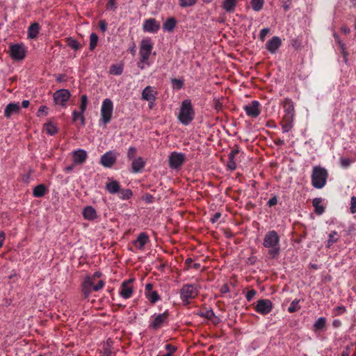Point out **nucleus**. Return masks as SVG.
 <instances>
[{
	"label": "nucleus",
	"instance_id": "nucleus-1",
	"mask_svg": "<svg viewBox=\"0 0 356 356\" xmlns=\"http://www.w3.org/2000/svg\"><path fill=\"white\" fill-rule=\"evenodd\" d=\"M280 238L275 230L268 232L264 238L263 245L268 249V254L271 258L277 257L280 252Z\"/></svg>",
	"mask_w": 356,
	"mask_h": 356
},
{
	"label": "nucleus",
	"instance_id": "nucleus-2",
	"mask_svg": "<svg viewBox=\"0 0 356 356\" xmlns=\"http://www.w3.org/2000/svg\"><path fill=\"white\" fill-rule=\"evenodd\" d=\"M195 113L191 99H185L181 102L177 118L184 125H188L195 118Z\"/></svg>",
	"mask_w": 356,
	"mask_h": 356
},
{
	"label": "nucleus",
	"instance_id": "nucleus-3",
	"mask_svg": "<svg viewBox=\"0 0 356 356\" xmlns=\"http://www.w3.org/2000/svg\"><path fill=\"white\" fill-rule=\"evenodd\" d=\"M170 321V312L168 309L161 314L152 315L149 320V327L152 331H158L159 329L166 326Z\"/></svg>",
	"mask_w": 356,
	"mask_h": 356
},
{
	"label": "nucleus",
	"instance_id": "nucleus-4",
	"mask_svg": "<svg viewBox=\"0 0 356 356\" xmlns=\"http://www.w3.org/2000/svg\"><path fill=\"white\" fill-rule=\"evenodd\" d=\"M328 177L327 170L321 166H315L313 168L311 176L312 186L318 189L325 186Z\"/></svg>",
	"mask_w": 356,
	"mask_h": 356
},
{
	"label": "nucleus",
	"instance_id": "nucleus-5",
	"mask_svg": "<svg viewBox=\"0 0 356 356\" xmlns=\"http://www.w3.org/2000/svg\"><path fill=\"white\" fill-rule=\"evenodd\" d=\"M105 285L104 280H99L97 283L92 282L90 275L85 277L81 284V293L83 299H88L92 291H98Z\"/></svg>",
	"mask_w": 356,
	"mask_h": 356
},
{
	"label": "nucleus",
	"instance_id": "nucleus-6",
	"mask_svg": "<svg viewBox=\"0 0 356 356\" xmlns=\"http://www.w3.org/2000/svg\"><path fill=\"white\" fill-rule=\"evenodd\" d=\"M198 295V291L194 284H184L180 289V298L184 305H188L191 300Z\"/></svg>",
	"mask_w": 356,
	"mask_h": 356
},
{
	"label": "nucleus",
	"instance_id": "nucleus-7",
	"mask_svg": "<svg viewBox=\"0 0 356 356\" xmlns=\"http://www.w3.org/2000/svg\"><path fill=\"white\" fill-rule=\"evenodd\" d=\"M113 112V103L111 99L106 98L103 100L101 110L99 122L104 125L108 124L111 119Z\"/></svg>",
	"mask_w": 356,
	"mask_h": 356
},
{
	"label": "nucleus",
	"instance_id": "nucleus-8",
	"mask_svg": "<svg viewBox=\"0 0 356 356\" xmlns=\"http://www.w3.org/2000/svg\"><path fill=\"white\" fill-rule=\"evenodd\" d=\"M154 44L150 38L143 39L140 43L139 59L141 62H147L153 49Z\"/></svg>",
	"mask_w": 356,
	"mask_h": 356
},
{
	"label": "nucleus",
	"instance_id": "nucleus-9",
	"mask_svg": "<svg viewBox=\"0 0 356 356\" xmlns=\"http://www.w3.org/2000/svg\"><path fill=\"white\" fill-rule=\"evenodd\" d=\"M9 51L11 58L15 60H23L26 54V49L22 43L13 44L9 47Z\"/></svg>",
	"mask_w": 356,
	"mask_h": 356
},
{
	"label": "nucleus",
	"instance_id": "nucleus-10",
	"mask_svg": "<svg viewBox=\"0 0 356 356\" xmlns=\"http://www.w3.org/2000/svg\"><path fill=\"white\" fill-rule=\"evenodd\" d=\"M71 94L67 89H60L54 93V102L56 104L60 105L63 108L67 107V102H68Z\"/></svg>",
	"mask_w": 356,
	"mask_h": 356
},
{
	"label": "nucleus",
	"instance_id": "nucleus-11",
	"mask_svg": "<svg viewBox=\"0 0 356 356\" xmlns=\"http://www.w3.org/2000/svg\"><path fill=\"white\" fill-rule=\"evenodd\" d=\"M186 160V156L181 152H172L169 155V166L172 169H179Z\"/></svg>",
	"mask_w": 356,
	"mask_h": 356
},
{
	"label": "nucleus",
	"instance_id": "nucleus-12",
	"mask_svg": "<svg viewBox=\"0 0 356 356\" xmlns=\"http://www.w3.org/2000/svg\"><path fill=\"white\" fill-rule=\"evenodd\" d=\"M134 280V279L131 278L127 280L123 281L120 286L119 291V294L122 298L124 299H129L133 296L134 289L132 283Z\"/></svg>",
	"mask_w": 356,
	"mask_h": 356
},
{
	"label": "nucleus",
	"instance_id": "nucleus-13",
	"mask_svg": "<svg viewBox=\"0 0 356 356\" xmlns=\"http://www.w3.org/2000/svg\"><path fill=\"white\" fill-rule=\"evenodd\" d=\"M161 28L160 22L154 18H148L144 20L143 30L145 32L156 33Z\"/></svg>",
	"mask_w": 356,
	"mask_h": 356
},
{
	"label": "nucleus",
	"instance_id": "nucleus-14",
	"mask_svg": "<svg viewBox=\"0 0 356 356\" xmlns=\"http://www.w3.org/2000/svg\"><path fill=\"white\" fill-rule=\"evenodd\" d=\"M273 308V303L268 299H261L257 301L255 306V311L261 314L266 315L269 314Z\"/></svg>",
	"mask_w": 356,
	"mask_h": 356
},
{
	"label": "nucleus",
	"instance_id": "nucleus-15",
	"mask_svg": "<svg viewBox=\"0 0 356 356\" xmlns=\"http://www.w3.org/2000/svg\"><path fill=\"white\" fill-rule=\"evenodd\" d=\"M260 104L258 101H252L250 104L244 106V110L249 117L255 118H257L260 113L261 110L259 108Z\"/></svg>",
	"mask_w": 356,
	"mask_h": 356
},
{
	"label": "nucleus",
	"instance_id": "nucleus-16",
	"mask_svg": "<svg viewBox=\"0 0 356 356\" xmlns=\"http://www.w3.org/2000/svg\"><path fill=\"white\" fill-rule=\"evenodd\" d=\"M158 92L152 86L145 87L142 92V99L147 102H155Z\"/></svg>",
	"mask_w": 356,
	"mask_h": 356
},
{
	"label": "nucleus",
	"instance_id": "nucleus-17",
	"mask_svg": "<svg viewBox=\"0 0 356 356\" xmlns=\"http://www.w3.org/2000/svg\"><path fill=\"white\" fill-rule=\"evenodd\" d=\"M88 158L87 152L82 149H79L72 152V159L74 165H81L84 163Z\"/></svg>",
	"mask_w": 356,
	"mask_h": 356
},
{
	"label": "nucleus",
	"instance_id": "nucleus-18",
	"mask_svg": "<svg viewBox=\"0 0 356 356\" xmlns=\"http://www.w3.org/2000/svg\"><path fill=\"white\" fill-rule=\"evenodd\" d=\"M281 45V39L278 36H273L266 42V47L270 54H275Z\"/></svg>",
	"mask_w": 356,
	"mask_h": 356
},
{
	"label": "nucleus",
	"instance_id": "nucleus-19",
	"mask_svg": "<svg viewBox=\"0 0 356 356\" xmlns=\"http://www.w3.org/2000/svg\"><path fill=\"white\" fill-rule=\"evenodd\" d=\"M149 242V236L145 232H141L138 234L137 238L133 241V244L136 249L143 250L145 245Z\"/></svg>",
	"mask_w": 356,
	"mask_h": 356
},
{
	"label": "nucleus",
	"instance_id": "nucleus-20",
	"mask_svg": "<svg viewBox=\"0 0 356 356\" xmlns=\"http://www.w3.org/2000/svg\"><path fill=\"white\" fill-rule=\"evenodd\" d=\"M116 162V157L112 152L104 154L100 159V163L106 168H111Z\"/></svg>",
	"mask_w": 356,
	"mask_h": 356
},
{
	"label": "nucleus",
	"instance_id": "nucleus-21",
	"mask_svg": "<svg viewBox=\"0 0 356 356\" xmlns=\"http://www.w3.org/2000/svg\"><path fill=\"white\" fill-rule=\"evenodd\" d=\"M106 190L111 194L118 193L120 189V184L119 181L113 179L108 178V181L106 184Z\"/></svg>",
	"mask_w": 356,
	"mask_h": 356
},
{
	"label": "nucleus",
	"instance_id": "nucleus-22",
	"mask_svg": "<svg viewBox=\"0 0 356 356\" xmlns=\"http://www.w3.org/2000/svg\"><path fill=\"white\" fill-rule=\"evenodd\" d=\"M294 116L284 115L281 122L282 131L284 133L289 131L293 128Z\"/></svg>",
	"mask_w": 356,
	"mask_h": 356
},
{
	"label": "nucleus",
	"instance_id": "nucleus-23",
	"mask_svg": "<svg viewBox=\"0 0 356 356\" xmlns=\"http://www.w3.org/2000/svg\"><path fill=\"white\" fill-rule=\"evenodd\" d=\"M283 108H284V115L294 116L295 109H294L293 102L291 100V99L286 98L284 99V102L283 104Z\"/></svg>",
	"mask_w": 356,
	"mask_h": 356
},
{
	"label": "nucleus",
	"instance_id": "nucleus-24",
	"mask_svg": "<svg viewBox=\"0 0 356 356\" xmlns=\"http://www.w3.org/2000/svg\"><path fill=\"white\" fill-rule=\"evenodd\" d=\"M146 162L142 157H138L132 161L131 168L134 173H138L145 166Z\"/></svg>",
	"mask_w": 356,
	"mask_h": 356
},
{
	"label": "nucleus",
	"instance_id": "nucleus-25",
	"mask_svg": "<svg viewBox=\"0 0 356 356\" xmlns=\"http://www.w3.org/2000/svg\"><path fill=\"white\" fill-rule=\"evenodd\" d=\"M177 24V20L173 17H170L167 18V19L163 24V29L164 31L170 33L172 32Z\"/></svg>",
	"mask_w": 356,
	"mask_h": 356
},
{
	"label": "nucleus",
	"instance_id": "nucleus-26",
	"mask_svg": "<svg viewBox=\"0 0 356 356\" xmlns=\"http://www.w3.org/2000/svg\"><path fill=\"white\" fill-rule=\"evenodd\" d=\"M19 109L20 107L18 103H10L4 110V116L6 118H10L13 113H19Z\"/></svg>",
	"mask_w": 356,
	"mask_h": 356
},
{
	"label": "nucleus",
	"instance_id": "nucleus-27",
	"mask_svg": "<svg viewBox=\"0 0 356 356\" xmlns=\"http://www.w3.org/2000/svg\"><path fill=\"white\" fill-rule=\"evenodd\" d=\"M83 216L86 220H94L97 218V211L92 206H87L83 209Z\"/></svg>",
	"mask_w": 356,
	"mask_h": 356
},
{
	"label": "nucleus",
	"instance_id": "nucleus-28",
	"mask_svg": "<svg viewBox=\"0 0 356 356\" xmlns=\"http://www.w3.org/2000/svg\"><path fill=\"white\" fill-rule=\"evenodd\" d=\"M238 0H224L222 3V8L228 13L234 11Z\"/></svg>",
	"mask_w": 356,
	"mask_h": 356
},
{
	"label": "nucleus",
	"instance_id": "nucleus-29",
	"mask_svg": "<svg viewBox=\"0 0 356 356\" xmlns=\"http://www.w3.org/2000/svg\"><path fill=\"white\" fill-rule=\"evenodd\" d=\"M47 191L48 189L47 186L43 184H40L33 188V195L35 197H42L47 193Z\"/></svg>",
	"mask_w": 356,
	"mask_h": 356
},
{
	"label": "nucleus",
	"instance_id": "nucleus-30",
	"mask_svg": "<svg viewBox=\"0 0 356 356\" xmlns=\"http://www.w3.org/2000/svg\"><path fill=\"white\" fill-rule=\"evenodd\" d=\"M322 201H323V200L321 197H316L312 201V205L314 207V212L317 215H321L325 211V208L321 204Z\"/></svg>",
	"mask_w": 356,
	"mask_h": 356
},
{
	"label": "nucleus",
	"instance_id": "nucleus-31",
	"mask_svg": "<svg viewBox=\"0 0 356 356\" xmlns=\"http://www.w3.org/2000/svg\"><path fill=\"white\" fill-rule=\"evenodd\" d=\"M40 31V25L38 23L35 22L31 24L28 28V38L31 39L35 38Z\"/></svg>",
	"mask_w": 356,
	"mask_h": 356
},
{
	"label": "nucleus",
	"instance_id": "nucleus-32",
	"mask_svg": "<svg viewBox=\"0 0 356 356\" xmlns=\"http://www.w3.org/2000/svg\"><path fill=\"white\" fill-rule=\"evenodd\" d=\"M65 41L67 45L74 51H77L81 48V44L76 39L72 37L66 38Z\"/></svg>",
	"mask_w": 356,
	"mask_h": 356
},
{
	"label": "nucleus",
	"instance_id": "nucleus-33",
	"mask_svg": "<svg viewBox=\"0 0 356 356\" xmlns=\"http://www.w3.org/2000/svg\"><path fill=\"white\" fill-rule=\"evenodd\" d=\"M145 296L152 305L161 300V296L156 291H150Z\"/></svg>",
	"mask_w": 356,
	"mask_h": 356
},
{
	"label": "nucleus",
	"instance_id": "nucleus-34",
	"mask_svg": "<svg viewBox=\"0 0 356 356\" xmlns=\"http://www.w3.org/2000/svg\"><path fill=\"white\" fill-rule=\"evenodd\" d=\"M119 197L123 200H128L133 196V192L129 188L120 189Z\"/></svg>",
	"mask_w": 356,
	"mask_h": 356
},
{
	"label": "nucleus",
	"instance_id": "nucleus-35",
	"mask_svg": "<svg viewBox=\"0 0 356 356\" xmlns=\"http://www.w3.org/2000/svg\"><path fill=\"white\" fill-rule=\"evenodd\" d=\"M201 317L206 318L209 320L212 319L215 316V314L212 309H202L197 313Z\"/></svg>",
	"mask_w": 356,
	"mask_h": 356
},
{
	"label": "nucleus",
	"instance_id": "nucleus-36",
	"mask_svg": "<svg viewBox=\"0 0 356 356\" xmlns=\"http://www.w3.org/2000/svg\"><path fill=\"white\" fill-rule=\"evenodd\" d=\"M326 324V319L324 317L318 318L314 325V330L316 332L323 331Z\"/></svg>",
	"mask_w": 356,
	"mask_h": 356
},
{
	"label": "nucleus",
	"instance_id": "nucleus-37",
	"mask_svg": "<svg viewBox=\"0 0 356 356\" xmlns=\"http://www.w3.org/2000/svg\"><path fill=\"white\" fill-rule=\"evenodd\" d=\"M46 133L49 136H54L58 132L57 127L51 122L44 124Z\"/></svg>",
	"mask_w": 356,
	"mask_h": 356
},
{
	"label": "nucleus",
	"instance_id": "nucleus-38",
	"mask_svg": "<svg viewBox=\"0 0 356 356\" xmlns=\"http://www.w3.org/2000/svg\"><path fill=\"white\" fill-rule=\"evenodd\" d=\"M250 4L254 11L259 12L263 8L264 0H251Z\"/></svg>",
	"mask_w": 356,
	"mask_h": 356
},
{
	"label": "nucleus",
	"instance_id": "nucleus-39",
	"mask_svg": "<svg viewBox=\"0 0 356 356\" xmlns=\"http://www.w3.org/2000/svg\"><path fill=\"white\" fill-rule=\"evenodd\" d=\"M197 2V0H179L178 5L182 8H188L195 6Z\"/></svg>",
	"mask_w": 356,
	"mask_h": 356
},
{
	"label": "nucleus",
	"instance_id": "nucleus-40",
	"mask_svg": "<svg viewBox=\"0 0 356 356\" xmlns=\"http://www.w3.org/2000/svg\"><path fill=\"white\" fill-rule=\"evenodd\" d=\"M98 35L95 33H92L90 35V51H93L97 45Z\"/></svg>",
	"mask_w": 356,
	"mask_h": 356
},
{
	"label": "nucleus",
	"instance_id": "nucleus-41",
	"mask_svg": "<svg viewBox=\"0 0 356 356\" xmlns=\"http://www.w3.org/2000/svg\"><path fill=\"white\" fill-rule=\"evenodd\" d=\"M300 300L295 299L292 301L290 306L288 307V312L289 313H293L297 312L300 309V306L299 305Z\"/></svg>",
	"mask_w": 356,
	"mask_h": 356
},
{
	"label": "nucleus",
	"instance_id": "nucleus-42",
	"mask_svg": "<svg viewBox=\"0 0 356 356\" xmlns=\"http://www.w3.org/2000/svg\"><path fill=\"white\" fill-rule=\"evenodd\" d=\"M338 235L336 231H332L329 234V238L327 243V247L330 248L333 243L337 242L338 238L336 237Z\"/></svg>",
	"mask_w": 356,
	"mask_h": 356
},
{
	"label": "nucleus",
	"instance_id": "nucleus-43",
	"mask_svg": "<svg viewBox=\"0 0 356 356\" xmlns=\"http://www.w3.org/2000/svg\"><path fill=\"white\" fill-rule=\"evenodd\" d=\"M88 103V97L86 95H83L81 97V103L79 106V109L81 111V112L85 113L86 111L87 105Z\"/></svg>",
	"mask_w": 356,
	"mask_h": 356
},
{
	"label": "nucleus",
	"instance_id": "nucleus-44",
	"mask_svg": "<svg viewBox=\"0 0 356 356\" xmlns=\"http://www.w3.org/2000/svg\"><path fill=\"white\" fill-rule=\"evenodd\" d=\"M123 69L120 66H118L115 65H111L110 68V73L113 75H120L122 74Z\"/></svg>",
	"mask_w": 356,
	"mask_h": 356
},
{
	"label": "nucleus",
	"instance_id": "nucleus-45",
	"mask_svg": "<svg viewBox=\"0 0 356 356\" xmlns=\"http://www.w3.org/2000/svg\"><path fill=\"white\" fill-rule=\"evenodd\" d=\"M48 111H49V108L46 106H40L38 112H37V116L38 117H41V116H46L48 115Z\"/></svg>",
	"mask_w": 356,
	"mask_h": 356
},
{
	"label": "nucleus",
	"instance_id": "nucleus-46",
	"mask_svg": "<svg viewBox=\"0 0 356 356\" xmlns=\"http://www.w3.org/2000/svg\"><path fill=\"white\" fill-rule=\"evenodd\" d=\"M136 152H137V149H136V147H130L129 148L128 152H127V158H128V159L134 160Z\"/></svg>",
	"mask_w": 356,
	"mask_h": 356
},
{
	"label": "nucleus",
	"instance_id": "nucleus-47",
	"mask_svg": "<svg viewBox=\"0 0 356 356\" xmlns=\"http://www.w3.org/2000/svg\"><path fill=\"white\" fill-rule=\"evenodd\" d=\"M172 83L173 87L177 90L181 89L184 86L183 81L180 79H172Z\"/></svg>",
	"mask_w": 356,
	"mask_h": 356
},
{
	"label": "nucleus",
	"instance_id": "nucleus-48",
	"mask_svg": "<svg viewBox=\"0 0 356 356\" xmlns=\"http://www.w3.org/2000/svg\"><path fill=\"white\" fill-rule=\"evenodd\" d=\"M227 168L228 170L231 171H234L236 168V163L234 159H228V161L227 163Z\"/></svg>",
	"mask_w": 356,
	"mask_h": 356
},
{
	"label": "nucleus",
	"instance_id": "nucleus-49",
	"mask_svg": "<svg viewBox=\"0 0 356 356\" xmlns=\"http://www.w3.org/2000/svg\"><path fill=\"white\" fill-rule=\"evenodd\" d=\"M346 311V309L344 306H337L334 309V314L336 316L341 315L343 313H345Z\"/></svg>",
	"mask_w": 356,
	"mask_h": 356
},
{
	"label": "nucleus",
	"instance_id": "nucleus-50",
	"mask_svg": "<svg viewBox=\"0 0 356 356\" xmlns=\"http://www.w3.org/2000/svg\"><path fill=\"white\" fill-rule=\"evenodd\" d=\"M350 210L351 213H356V197H351Z\"/></svg>",
	"mask_w": 356,
	"mask_h": 356
},
{
	"label": "nucleus",
	"instance_id": "nucleus-51",
	"mask_svg": "<svg viewBox=\"0 0 356 356\" xmlns=\"http://www.w3.org/2000/svg\"><path fill=\"white\" fill-rule=\"evenodd\" d=\"M340 163L343 168H347L350 166V165L351 163V161L348 158L342 157L340 159Z\"/></svg>",
	"mask_w": 356,
	"mask_h": 356
},
{
	"label": "nucleus",
	"instance_id": "nucleus-52",
	"mask_svg": "<svg viewBox=\"0 0 356 356\" xmlns=\"http://www.w3.org/2000/svg\"><path fill=\"white\" fill-rule=\"evenodd\" d=\"M257 294V291L255 289H251L248 291L245 295V298L248 302L251 301L252 299Z\"/></svg>",
	"mask_w": 356,
	"mask_h": 356
},
{
	"label": "nucleus",
	"instance_id": "nucleus-53",
	"mask_svg": "<svg viewBox=\"0 0 356 356\" xmlns=\"http://www.w3.org/2000/svg\"><path fill=\"white\" fill-rule=\"evenodd\" d=\"M165 349L166 350V353H165L166 354L172 355V353H174L175 351L176 350V347L172 344L168 343V344H165Z\"/></svg>",
	"mask_w": 356,
	"mask_h": 356
},
{
	"label": "nucleus",
	"instance_id": "nucleus-54",
	"mask_svg": "<svg viewBox=\"0 0 356 356\" xmlns=\"http://www.w3.org/2000/svg\"><path fill=\"white\" fill-rule=\"evenodd\" d=\"M278 202V198L276 195H274L271 197L267 202V206L269 207H272L275 206Z\"/></svg>",
	"mask_w": 356,
	"mask_h": 356
},
{
	"label": "nucleus",
	"instance_id": "nucleus-55",
	"mask_svg": "<svg viewBox=\"0 0 356 356\" xmlns=\"http://www.w3.org/2000/svg\"><path fill=\"white\" fill-rule=\"evenodd\" d=\"M82 114H84V113L81 112V111H77L76 110H74L72 112V122H74L77 121Z\"/></svg>",
	"mask_w": 356,
	"mask_h": 356
},
{
	"label": "nucleus",
	"instance_id": "nucleus-56",
	"mask_svg": "<svg viewBox=\"0 0 356 356\" xmlns=\"http://www.w3.org/2000/svg\"><path fill=\"white\" fill-rule=\"evenodd\" d=\"M268 32H269V29H268V28H265V29H263L261 30V31L259 33V39L262 42H264L265 40L266 36L268 33Z\"/></svg>",
	"mask_w": 356,
	"mask_h": 356
},
{
	"label": "nucleus",
	"instance_id": "nucleus-57",
	"mask_svg": "<svg viewBox=\"0 0 356 356\" xmlns=\"http://www.w3.org/2000/svg\"><path fill=\"white\" fill-rule=\"evenodd\" d=\"M143 200L145 201V202L150 204L153 202L154 197L149 193H145L143 197Z\"/></svg>",
	"mask_w": 356,
	"mask_h": 356
},
{
	"label": "nucleus",
	"instance_id": "nucleus-58",
	"mask_svg": "<svg viewBox=\"0 0 356 356\" xmlns=\"http://www.w3.org/2000/svg\"><path fill=\"white\" fill-rule=\"evenodd\" d=\"M116 8L115 0H109L106 3V9L115 10Z\"/></svg>",
	"mask_w": 356,
	"mask_h": 356
},
{
	"label": "nucleus",
	"instance_id": "nucleus-59",
	"mask_svg": "<svg viewBox=\"0 0 356 356\" xmlns=\"http://www.w3.org/2000/svg\"><path fill=\"white\" fill-rule=\"evenodd\" d=\"M238 153L239 149L238 147L234 149H232L228 155V159H234L236 155H237Z\"/></svg>",
	"mask_w": 356,
	"mask_h": 356
},
{
	"label": "nucleus",
	"instance_id": "nucleus-60",
	"mask_svg": "<svg viewBox=\"0 0 356 356\" xmlns=\"http://www.w3.org/2000/svg\"><path fill=\"white\" fill-rule=\"evenodd\" d=\"M102 273L99 271H96L94 273V274L91 276H90V278H91V280L96 283V281L98 278H99L102 276Z\"/></svg>",
	"mask_w": 356,
	"mask_h": 356
},
{
	"label": "nucleus",
	"instance_id": "nucleus-61",
	"mask_svg": "<svg viewBox=\"0 0 356 356\" xmlns=\"http://www.w3.org/2000/svg\"><path fill=\"white\" fill-rule=\"evenodd\" d=\"M99 26L102 32H105L107 29V24L104 20H100L99 22Z\"/></svg>",
	"mask_w": 356,
	"mask_h": 356
},
{
	"label": "nucleus",
	"instance_id": "nucleus-62",
	"mask_svg": "<svg viewBox=\"0 0 356 356\" xmlns=\"http://www.w3.org/2000/svg\"><path fill=\"white\" fill-rule=\"evenodd\" d=\"M31 180V175L29 173L25 174L22 177V181L24 183L28 184Z\"/></svg>",
	"mask_w": 356,
	"mask_h": 356
},
{
	"label": "nucleus",
	"instance_id": "nucleus-63",
	"mask_svg": "<svg viewBox=\"0 0 356 356\" xmlns=\"http://www.w3.org/2000/svg\"><path fill=\"white\" fill-rule=\"evenodd\" d=\"M220 217H221V213L220 212H217L211 218V221L212 222V223H215V222H216L218 220V219Z\"/></svg>",
	"mask_w": 356,
	"mask_h": 356
},
{
	"label": "nucleus",
	"instance_id": "nucleus-64",
	"mask_svg": "<svg viewBox=\"0 0 356 356\" xmlns=\"http://www.w3.org/2000/svg\"><path fill=\"white\" fill-rule=\"evenodd\" d=\"M153 284L152 283H148L145 285V295L149 293L150 291H153Z\"/></svg>",
	"mask_w": 356,
	"mask_h": 356
}]
</instances>
